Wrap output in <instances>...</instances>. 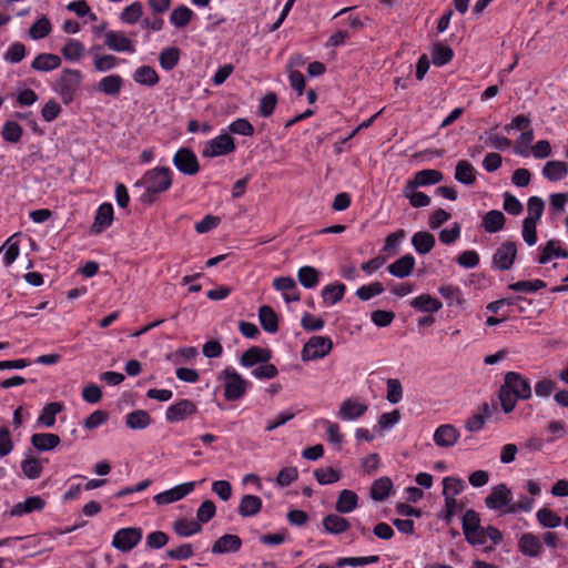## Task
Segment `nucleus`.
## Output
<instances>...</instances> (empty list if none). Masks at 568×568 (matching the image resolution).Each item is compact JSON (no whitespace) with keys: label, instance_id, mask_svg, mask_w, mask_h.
I'll list each match as a JSON object with an SVG mask.
<instances>
[{"label":"nucleus","instance_id":"f257e3e1","mask_svg":"<svg viewBox=\"0 0 568 568\" xmlns=\"http://www.w3.org/2000/svg\"><path fill=\"white\" fill-rule=\"evenodd\" d=\"M135 185L145 187L141 201L145 204H152L161 193L166 192L171 187L172 171L168 166L154 168L146 171Z\"/></svg>","mask_w":568,"mask_h":568},{"label":"nucleus","instance_id":"f03ea898","mask_svg":"<svg viewBox=\"0 0 568 568\" xmlns=\"http://www.w3.org/2000/svg\"><path fill=\"white\" fill-rule=\"evenodd\" d=\"M82 74L79 70L63 69L58 79L54 90L65 104L73 101L80 88Z\"/></svg>","mask_w":568,"mask_h":568},{"label":"nucleus","instance_id":"7ed1b4c3","mask_svg":"<svg viewBox=\"0 0 568 568\" xmlns=\"http://www.w3.org/2000/svg\"><path fill=\"white\" fill-rule=\"evenodd\" d=\"M219 379L224 382V397L227 400H237L244 396L247 382L234 368L226 367L220 372Z\"/></svg>","mask_w":568,"mask_h":568},{"label":"nucleus","instance_id":"20e7f679","mask_svg":"<svg viewBox=\"0 0 568 568\" xmlns=\"http://www.w3.org/2000/svg\"><path fill=\"white\" fill-rule=\"evenodd\" d=\"M333 348V342L326 336H312L304 345L301 357L304 362L325 357Z\"/></svg>","mask_w":568,"mask_h":568},{"label":"nucleus","instance_id":"39448f33","mask_svg":"<svg viewBox=\"0 0 568 568\" xmlns=\"http://www.w3.org/2000/svg\"><path fill=\"white\" fill-rule=\"evenodd\" d=\"M142 539L141 528H122L119 529L112 540V546L123 552L132 550Z\"/></svg>","mask_w":568,"mask_h":568},{"label":"nucleus","instance_id":"423d86ee","mask_svg":"<svg viewBox=\"0 0 568 568\" xmlns=\"http://www.w3.org/2000/svg\"><path fill=\"white\" fill-rule=\"evenodd\" d=\"M173 164L185 175H195L200 171L199 160L195 153L189 148H181L175 152Z\"/></svg>","mask_w":568,"mask_h":568},{"label":"nucleus","instance_id":"0eeeda50","mask_svg":"<svg viewBox=\"0 0 568 568\" xmlns=\"http://www.w3.org/2000/svg\"><path fill=\"white\" fill-rule=\"evenodd\" d=\"M468 544L473 546H481L485 545L487 539H490L493 542V546H488L484 549L485 552L494 550V546L498 545L503 540V534L499 529L493 526H488L486 528L480 527L475 532H471L468 535V537H465Z\"/></svg>","mask_w":568,"mask_h":568},{"label":"nucleus","instance_id":"6e6552de","mask_svg":"<svg viewBox=\"0 0 568 568\" xmlns=\"http://www.w3.org/2000/svg\"><path fill=\"white\" fill-rule=\"evenodd\" d=\"M235 150L234 140L229 134H221L207 142L202 151L204 158L229 154Z\"/></svg>","mask_w":568,"mask_h":568},{"label":"nucleus","instance_id":"1a4fd4ad","mask_svg":"<svg viewBox=\"0 0 568 568\" xmlns=\"http://www.w3.org/2000/svg\"><path fill=\"white\" fill-rule=\"evenodd\" d=\"M517 256V246L514 242L506 241L500 244L493 256V267L500 271L509 270Z\"/></svg>","mask_w":568,"mask_h":568},{"label":"nucleus","instance_id":"9d476101","mask_svg":"<svg viewBox=\"0 0 568 568\" xmlns=\"http://www.w3.org/2000/svg\"><path fill=\"white\" fill-rule=\"evenodd\" d=\"M197 413V406L190 399H181L168 407L165 418L168 422L176 423L186 419Z\"/></svg>","mask_w":568,"mask_h":568},{"label":"nucleus","instance_id":"9b49d317","mask_svg":"<svg viewBox=\"0 0 568 568\" xmlns=\"http://www.w3.org/2000/svg\"><path fill=\"white\" fill-rule=\"evenodd\" d=\"M194 481L184 483L155 495L153 499L159 506L169 505L183 499L194 490Z\"/></svg>","mask_w":568,"mask_h":568},{"label":"nucleus","instance_id":"f8f14e48","mask_svg":"<svg viewBox=\"0 0 568 568\" xmlns=\"http://www.w3.org/2000/svg\"><path fill=\"white\" fill-rule=\"evenodd\" d=\"M513 494L506 484H499L491 488V491L485 498V504L489 509L499 510L503 507H509Z\"/></svg>","mask_w":568,"mask_h":568},{"label":"nucleus","instance_id":"ddd939ff","mask_svg":"<svg viewBox=\"0 0 568 568\" xmlns=\"http://www.w3.org/2000/svg\"><path fill=\"white\" fill-rule=\"evenodd\" d=\"M503 386L510 388L520 399H528L531 396L529 381L516 372H508L505 375Z\"/></svg>","mask_w":568,"mask_h":568},{"label":"nucleus","instance_id":"4468645a","mask_svg":"<svg viewBox=\"0 0 568 568\" xmlns=\"http://www.w3.org/2000/svg\"><path fill=\"white\" fill-rule=\"evenodd\" d=\"M105 45L113 51L133 53V42L121 31H108L104 33Z\"/></svg>","mask_w":568,"mask_h":568},{"label":"nucleus","instance_id":"2eb2a0df","mask_svg":"<svg viewBox=\"0 0 568 568\" xmlns=\"http://www.w3.org/2000/svg\"><path fill=\"white\" fill-rule=\"evenodd\" d=\"M458 429L452 424H444L434 432V442L443 448L453 447L459 439Z\"/></svg>","mask_w":568,"mask_h":568},{"label":"nucleus","instance_id":"dca6fc26","mask_svg":"<svg viewBox=\"0 0 568 568\" xmlns=\"http://www.w3.org/2000/svg\"><path fill=\"white\" fill-rule=\"evenodd\" d=\"M517 547L518 550L527 557H538L544 549L539 537L532 532L523 534L518 540Z\"/></svg>","mask_w":568,"mask_h":568},{"label":"nucleus","instance_id":"f3484780","mask_svg":"<svg viewBox=\"0 0 568 568\" xmlns=\"http://www.w3.org/2000/svg\"><path fill=\"white\" fill-rule=\"evenodd\" d=\"M45 507V501L40 496L28 497L24 501L16 504L9 511L11 517H21L33 511H41Z\"/></svg>","mask_w":568,"mask_h":568},{"label":"nucleus","instance_id":"a211bd4d","mask_svg":"<svg viewBox=\"0 0 568 568\" xmlns=\"http://www.w3.org/2000/svg\"><path fill=\"white\" fill-rule=\"evenodd\" d=\"M271 358V351L258 346H252L245 351L240 358V363L244 367H253L258 363H266Z\"/></svg>","mask_w":568,"mask_h":568},{"label":"nucleus","instance_id":"6ab92c4d","mask_svg":"<svg viewBox=\"0 0 568 568\" xmlns=\"http://www.w3.org/2000/svg\"><path fill=\"white\" fill-rule=\"evenodd\" d=\"M415 266V258L406 254L387 266L388 272L396 277L404 278L412 274Z\"/></svg>","mask_w":568,"mask_h":568},{"label":"nucleus","instance_id":"aec40b11","mask_svg":"<svg viewBox=\"0 0 568 568\" xmlns=\"http://www.w3.org/2000/svg\"><path fill=\"white\" fill-rule=\"evenodd\" d=\"M242 540L236 535L226 534L220 537L212 546L213 554L236 552L241 549Z\"/></svg>","mask_w":568,"mask_h":568},{"label":"nucleus","instance_id":"412c9836","mask_svg":"<svg viewBox=\"0 0 568 568\" xmlns=\"http://www.w3.org/2000/svg\"><path fill=\"white\" fill-rule=\"evenodd\" d=\"M322 525L326 532L332 535H339L347 531L351 527L349 521L337 514H329L322 520Z\"/></svg>","mask_w":568,"mask_h":568},{"label":"nucleus","instance_id":"4be33fe9","mask_svg":"<svg viewBox=\"0 0 568 568\" xmlns=\"http://www.w3.org/2000/svg\"><path fill=\"white\" fill-rule=\"evenodd\" d=\"M367 412V405L354 399H346L342 403L338 415L344 420H351L363 416Z\"/></svg>","mask_w":568,"mask_h":568},{"label":"nucleus","instance_id":"5701e85b","mask_svg":"<svg viewBox=\"0 0 568 568\" xmlns=\"http://www.w3.org/2000/svg\"><path fill=\"white\" fill-rule=\"evenodd\" d=\"M113 221V207L110 203H103L98 209L94 223L91 227L95 234L101 233L104 229L109 227Z\"/></svg>","mask_w":568,"mask_h":568},{"label":"nucleus","instance_id":"b1692460","mask_svg":"<svg viewBox=\"0 0 568 568\" xmlns=\"http://www.w3.org/2000/svg\"><path fill=\"white\" fill-rule=\"evenodd\" d=\"M61 65V58L53 53H40L31 63V68L36 71L49 72Z\"/></svg>","mask_w":568,"mask_h":568},{"label":"nucleus","instance_id":"393cba45","mask_svg":"<svg viewBox=\"0 0 568 568\" xmlns=\"http://www.w3.org/2000/svg\"><path fill=\"white\" fill-rule=\"evenodd\" d=\"M32 446L40 452L54 449L60 444V437L51 433H37L31 436Z\"/></svg>","mask_w":568,"mask_h":568},{"label":"nucleus","instance_id":"a878e982","mask_svg":"<svg viewBox=\"0 0 568 568\" xmlns=\"http://www.w3.org/2000/svg\"><path fill=\"white\" fill-rule=\"evenodd\" d=\"M568 174V165L562 161H548L544 169L542 175L550 182H557L565 179Z\"/></svg>","mask_w":568,"mask_h":568},{"label":"nucleus","instance_id":"bb28decb","mask_svg":"<svg viewBox=\"0 0 568 568\" xmlns=\"http://www.w3.org/2000/svg\"><path fill=\"white\" fill-rule=\"evenodd\" d=\"M435 236L426 231L416 232L412 237V244L417 253L427 254L435 246Z\"/></svg>","mask_w":568,"mask_h":568},{"label":"nucleus","instance_id":"cd10ccee","mask_svg":"<svg viewBox=\"0 0 568 568\" xmlns=\"http://www.w3.org/2000/svg\"><path fill=\"white\" fill-rule=\"evenodd\" d=\"M506 217L501 211L491 210L483 216L481 225L488 233H496L504 229Z\"/></svg>","mask_w":568,"mask_h":568},{"label":"nucleus","instance_id":"c85d7f7f","mask_svg":"<svg viewBox=\"0 0 568 568\" xmlns=\"http://www.w3.org/2000/svg\"><path fill=\"white\" fill-rule=\"evenodd\" d=\"M262 509V499L255 495H244L239 505V514L242 517H252Z\"/></svg>","mask_w":568,"mask_h":568},{"label":"nucleus","instance_id":"c756f323","mask_svg":"<svg viewBox=\"0 0 568 568\" xmlns=\"http://www.w3.org/2000/svg\"><path fill=\"white\" fill-rule=\"evenodd\" d=\"M357 503H358L357 495L353 490L344 489L339 493V495L337 497V500L335 504V509L339 514H348V513L353 511L354 509H356Z\"/></svg>","mask_w":568,"mask_h":568},{"label":"nucleus","instance_id":"7c9ffc66","mask_svg":"<svg viewBox=\"0 0 568 568\" xmlns=\"http://www.w3.org/2000/svg\"><path fill=\"white\" fill-rule=\"evenodd\" d=\"M258 320L261 326L267 333H275L278 329V318L275 311L268 306L263 305L258 310Z\"/></svg>","mask_w":568,"mask_h":568},{"label":"nucleus","instance_id":"2f4dec72","mask_svg":"<svg viewBox=\"0 0 568 568\" xmlns=\"http://www.w3.org/2000/svg\"><path fill=\"white\" fill-rule=\"evenodd\" d=\"M412 307L427 313H434L442 308V303L429 294H422L410 302Z\"/></svg>","mask_w":568,"mask_h":568},{"label":"nucleus","instance_id":"473e14b6","mask_svg":"<svg viewBox=\"0 0 568 568\" xmlns=\"http://www.w3.org/2000/svg\"><path fill=\"white\" fill-rule=\"evenodd\" d=\"M552 257H568V252L559 245L558 241L550 240L547 242L541 254L538 257V263L545 264Z\"/></svg>","mask_w":568,"mask_h":568},{"label":"nucleus","instance_id":"72a5a7b5","mask_svg":"<svg viewBox=\"0 0 568 568\" xmlns=\"http://www.w3.org/2000/svg\"><path fill=\"white\" fill-rule=\"evenodd\" d=\"M152 422L146 410L136 409L126 415L125 424L131 429L146 428Z\"/></svg>","mask_w":568,"mask_h":568},{"label":"nucleus","instance_id":"f704fd0d","mask_svg":"<svg viewBox=\"0 0 568 568\" xmlns=\"http://www.w3.org/2000/svg\"><path fill=\"white\" fill-rule=\"evenodd\" d=\"M62 409H63L62 403H59V402L49 403L43 407V409L38 418V422L45 427H52L55 423L57 414L62 412Z\"/></svg>","mask_w":568,"mask_h":568},{"label":"nucleus","instance_id":"c9c22d12","mask_svg":"<svg viewBox=\"0 0 568 568\" xmlns=\"http://www.w3.org/2000/svg\"><path fill=\"white\" fill-rule=\"evenodd\" d=\"M455 179L466 185L473 184L476 181L474 166L468 161H459L456 165Z\"/></svg>","mask_w":568,"mask_h":568},{"label":"nucleus","instance_id":"e433bc0d","mask_svg":"<svg viewBox=\"0 0 568 568\" xmlns=\"http://www.w3.org/2000/svg\"><path fill=\"white\" fill-rule=\"evenodd\" d=\"M173 529L180 537H189L200 532L202 530V526L196 520L181 518L174 521Z\"/></svg>","mask_w":568,"mask_h":568},{"label":"nucleus","instance_id":"4c0bfd02","mask_svg":"<svg viewBox=\"0 0 568 568\" xmlns=\"http://www.w3.org/2000/svg\"><path fill=\"white\" fill-rule=\"evenodd\" d=\"M345 290L342 283L326 285L322 291V298L326 304H336L343 300Z\"/></svg>","mask_w":568,"mask_h":568},{"label":"nucleus","instance_id":"58836bf2","mask_svg":"<svg viewBox=\"0 0 568 568\" xmlns=\"http://www.w3.org/2000/svg\"><path fill=\"white\" fill-rule=\"evenodd\" d=\"M297 280L305 288H313L318 284L320 273L313 266H303L297 272Z\"/></svg>","mask_w":568,"mask_h":568},{"label":"nucleus","instance_id":"ea45409f","mask_svg":"<svg viewBox=\"0 0 568 568\" xmlns=\"http://www.w3.org/2000/svg\"><path fill=\"white\" fill-rule=\"evenodd\" d=\"M443 173L437 170L426 169L418 171L414 176V184L418 186L439 183L443 180Z\"/></svg>","mask_w":568,"mask_h":568},{"label":"nucleus","instance_id":"a19ab883","mask_svg":"<svg viewBox=\"0 0 568 568\" xmlns=\"http://www.w3.org/2000/svg\"><path fill=\"white\" fill-rule=\"evenodd\" d=\"M194 13L190 8L179 6L171 12L170 21L176 28H184L191 22Z\"/></svg>","mask_w":568,"mask_h":568},{"label":"nucleus","instance_id":"79ce46f5","mask_svg":"<svg viewBox=\"0 0 568 568\" xmlns=\"http://www.w3.org/2000/svg\"><path fill=\"white\" fill-rule=\"evenodd\" d=\"M134 81L142 84V85H155L159 82V75L156 71L149 67V65H142L138 68L134 72Z\"/></svg>","mask_w":568,"mask_h":568},{"label":"nucleus","instance_id":"37998d69","mask_svg":"<svg viewBox=\"0 0 568 568\" xmlns=\"http://www.w3.org/2000/svg\"><path fill=\"white\" fill-rule=\"evenodd\" d=\"M21 469L29 479H37L41 476L43 466L38 458L27 456L21 463Z\"/></svg>","mask_w":568,"mask_h":568},{"label":"nucleus","instance_id":"c03bdc74","mask_svg":"<svg viewBox=\"0 0 568 568\" xmlns=\"http://www.w3.org/2000/svg\"><path fill=\"white\" fill-rule=\"evenodd\" d=\"M51 31L50 20L47 17H41L29 28V36L33 40H40L49 36Z\"/></svg>","mask_w":568,"mask_h":568},{"label":"nucleus","instance_id":"a18cd8bd","mask_svg":"<svg viewBox=\"0 0 568 568\" xmlns=\"http://www.w3.org/2000/svg\"><path fill=\"white\" fill-rule=\"evenodd\" d=\"M84 45L74 39H69L61 50L65 60L78 61L84 54Z\"/></svg>","mask_w":568,"mask_h":568},{"label":"nucleus","instance_id":"49530a36","mask_svg":"<svg viewBox=\"0 0 568 568\" xmlns=\"http://www.w3.org/2000/svg\"><path fill=\"white\" fill-rule=\"evenodd\" d=\"M393 488V483L388 477H382L374 481L371 488V496L374 500H384Z\"/></svg>","mask_w":568,"mask_h":568},{"label":"nucleus","instance_id":"de8ad7c7","mask_svg":"<svg viewBox=\"0 0 568 568\" xmlns=\"http://www.w3.org/2000/svg\"><path fill=\"white\" fill-rule=\"evenodd\" d=\"M122 84V78L118 74H112L99 82V90L105 94L115 95L120 92Z\"/></svg>","mask_w":568,"mask_h":568},{"label":"nucleus","instance_id":"09e8293b","mask_svg":"<svg viewBox=\"0 0 568 568\" xmlns=\"http://www.w3.org/2000/svg\"><path fill=\"white\" fill-rule=\"evenodd\" d=\"M538 523L545 528H556L561 525V517L549 508H541L536 514Z\"/></svg>","mask_w":568,"mask_h":568},{"label":"nucleus","instance_id":"8fccbe9b","mask_svg":"<svg viewBox=\"0 0 568 568\" xmlns=\"http://www.w3.org/2000/svg\"><path fill=\"white\" fill-rule=\"evenodd\" d=\"M480 517L478 513L473 509L466 510L462 520L463 534L468 537L471 532H475L480 528Z\"/></svg>","mask_w":568,"mask_h":568},{"label":"nucleus","instance_id":"3c124183","mask_svg":"<svg viewBox=\"0 0 568 568\" xmlns=\"http://www.w3.org/2000/svg\"><path fill=\"white\" fill-rule=\"evenodd\" d=\"M159 60H160L161 67L164 70L170 71V70L174 69L180 60V49H178L176 47H170V48L164 49L160 53Z\"/></svg>","mask_w":568,"mask_h":568},{"label":"nucleus","instance_id":"603ef678","mask_svg":"<svg viewBox=\"0 0 568 568\" xmlns=\"http://www.w3.org/2000/svg\"><path fill=\"white\" fill-rule=\"evenodd\" d=\"M454 52L448 45L436 43L432 52L433 63L435 65H444L453 59Z\"/></svg>","mask_w":568,"mask_h":568},{"label":"nucleus","instance_id":"864d4df0","mask_svg":"<svg viewBox=\"0 0 568 568\" xmlns=\"http://www.w3.org/2000/svg\"><path fill=\"white\" fill-rule=\"evenodd\" d=\"M142 14V4L140 2H133L121 12L120 19L126 24H134L141 19Z\"/></svg>","mask_w":568,"mask_h":568},{"label":"nucleus","instance_id":"5fc2aeb1","mask_svg":"<svg viewBox=\"0 0 568 568\" xmlns=\"http://www.w3.org/2000/svg\"><path fill=\"white\" fill-rule=\"evenodd\" d=\"M314 477L321 485H328L338 481L341 473L333 467L317 468L314 470Z\"/></svg>","mask_w":568,"mask_h":568},{"label":"nucleus","instance_id":"6e6d98bb","mask_svg":"<svg viewBox=\"0 0 568 568\" xmlns=\"http://www.w3.org/2000/svg\"><path fill=\"white\" fill-rule=\"evenodd\" d=\"M465 485L464 481L455 477H445L443 479V495L444 497H456L459 495Z\"/></svg>","mask_w":568,"mask_h":568},{"label":"nucleus","instance_id":"4d7b16f0","mask_svg":"<svg viewBox=\"0 0 568 568\" xmlns=\"http://www.w3.org/2000/svg\"><path fill=\"white\" fill-rule=\"evenodd\" d=\"M23 130L21 125L14 121H8L2 128V138L10 142L17 143L22 136Z\"/></svg>","mask_w":568,"mask_h":568},{"label":"nucleus","instance_id":"13d9d810","mask_svg":"<svg viewBox=\"0 0 568 568\" xmlns=\"http://www.w3.org/2000/svg\"><path fill=\"white\" fill-rule=\"evenodd\" d=\"M499 399H500L503 410L506 414H508V413L513 412V409L516 406L517 400L520 398H519V396H516V394H514V392L510 388H506L505 386L501 385L500 390H499Z\"/></svg>","mask_w":568,"mask_h":568},{"label":"nucleus","instance_id":"bf43d9fd","mask_svg":"<svg viewBox=\"0 0 568 568\" xmlns=\"http://www.w3.org/2000/svg\"><path fill=\"white\" fill-rule=\"evenodd\" d=\"M544 287H546V283L542 280L518 281L508 286L511 291L526 293H532Z\"/></svg>","mask_w":568,"mask_h":568},{"label":"nucleus","instance_id":"052dcab7","mask_svg":"<svg viewBox=\"0 0 568 568\" xmlns=\"http://www.w3.org/2000/svg\"><path fill=\"white\" fill-rule=\"evenodd\" d=\"M378 560H379V557L376 555L367 556V557H345V558H339L336 561V566L339 568H343L345 566L357 567V566H364V565H368V564H375Z\"/></svg>","mask_w":568,"mask_h":568},{"label":"nucleus","instance_id":"680f3d73","mask_svg":"<svg viewBox=\"0 0 568 568\" xmlns=\"http://www.w3.org/2000/svg\"><path fill=\"white\" fill-rule=\"evenodd\" d=\"M463 505L459 504L455 497H445V507L440 511L439 517L446 523H450L454 515L462 511Z\"/></svg>","mask_w":568,"mask_h":568},{"label":"nucleus","instance_id":"e2e57ef3","mask_svg":"<svg viewBox=\"0 0 568 568\" xmlns=\"http://www.w3.org/2000/svg\"><path fill=\"white\" fill-rule=\"evenodd\" d=\"M216 513V507L212 500H204L196 511V521L205 524L210 521Z\"/></svg>","mask_w":568,"mask_h":568},{"label":"nucleus","instance_id":"0e129e2a","mask_svg":"<svg viewBox=\"0 0 568 568\" xmlns=\"http://www.w3.org/2000/svg\"><path fill=\"white\" fill-rule=\"evenodd\" d=\"M384 286L379 282L372 283L369 285H363L357 288L356 296L362 301H368L375 295L382 294Z\"/></svg>","mask_w":568,"mask_h":568},{"label":"nucleus","instance_id":"69168bd1","mask_svg":"<svg viewBox=\"0 0 568 568\" xmlns=\"http://www.w3.org/2000/svg\"><path fill=\"white\" fill-rule=\"evenodd\" d=\"M293 67L294 62L291 61L287 64L290 82L292 88L297 92V94L302 95L305 90V79L300 71L293 70Z\"/></svg>","mask_w":568,"mask_h":568},{"label":"nucleus","instance_id":"338daca9","mask_svg":"<svg viewBox=\"0 0 568 568\" xmlns=\"http://www.w3.org/2000/svg\"><path fill=\"white\" fill-rule=\"evenodd\" d=\"M277 103V95L275 92L266 93L260 101V114L268 118L273 114Z\"/></svg>","mask_w":568,"mask_h":568},{"label":"nucleus","instance_id":"774afa93","mask_svg":"<svg viewBox=\"0 0 568 568\" xmlns=\"http://www.w3.org/2000/svg\"><path fill=\"white\" fill-rule=\"evenodd\" d=\"M387 400L392 404H397L403 397V387L398 379H387Z\"/></svg>","mask_w":568,"mask_h":568}]
</instances>
